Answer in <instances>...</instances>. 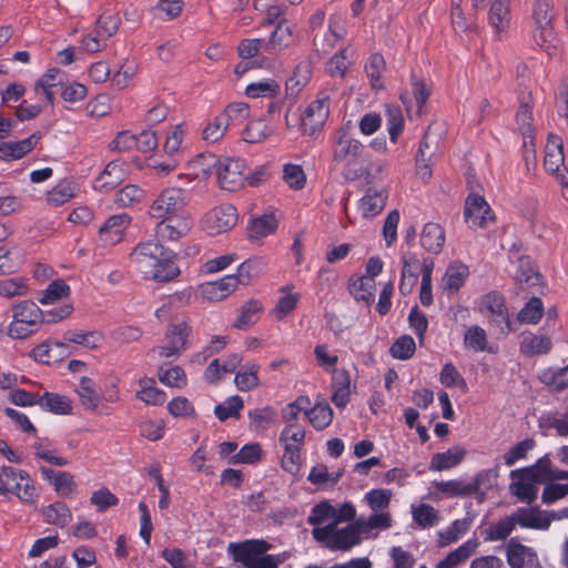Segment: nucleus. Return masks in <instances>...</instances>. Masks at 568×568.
Listing matches in <instances>:
<instances>
[{
    "label": "nucleus",
    "instance_id": "obj_2",
    "mask_svg": "<svg viewBox=\"0 0 568 568\" xmlns=\"http://www.w3.org/2000/svg\"><path fill=\"white\" fill-rule=\"evenodd\" d=\"M312 529L313 538L329 550H347L348 537L351 536L349 524L336 528L335 507L328 501L315 505L307 518Z\"/></svg>",
    "mask_w": 568,
    "mask_h": 568
},
{
    "label": "nucleus",
    "instance_id": "obj_39",
    "mask_svg": "<svg viewBox=\"0 0 568 568\" xmlns=\"http://www.w3.org/2000/svg\"><path fill=\"white\" fill-rule=\"evenodd\" d=\"M277 229V221L272 214L258 216L250 223L247 235L250 240H258L273 233Z\"/></svg>",
    "mask_w": 568,
    "mask_h": 568
},
{
    "label": "nucleus",
    "instance_id": "obj_37",
    "mask_svg": "<svg viewBox=\"0 0 568 568\" xmlns=\"http://www.w3.org/2000/svg\"><path fill=\"white\" fill-rule=\"evenodd\" d=\"M534 40L548 57L559 58L561 51L560 41L556 38L552 28L535 30Z\"/></svg>",
    "mask_w": 568,
    "mask_h": 568
},
{
    "label": "nucleus",
    "instance_id": "obj_26",
    "mask_svg": "<svg viewBox=\"0 0 568 568\" xmlns=\"http://www.w3.org/2000/svg\"><path fill=\"white\" fill-rule=\"evenodd\" d=\"M488 21L495 31H506L510 24V0H493Z\"/></svg>",
    "mask_w": 568,
    "mask_h": 568
},
{
    "label": "nucleus",
    "instance_id": "obj_38",
    "mask_svg": "<svg viewBox=\"0 0 568 568\" xmlns=\"http://www.w3.org/2000/svg\"><path fill=\"white\" fill-rule=\"evenodd\" d=\"M266 268V262L262 257H252L243 262L237 267L236 278H239V284L246 285L253 278L258 277L264 273Z\"/></svg>",
    "mask_w": 568,
    "mask_h": 568
},
{
    "label": "nucleus",
    "instance_id": "obj_21",
    "mask_svg": "<svg viewBox=\"0 0 568 568\" xmlns=\"http://www.w3.org/2000/svg\"><path fill=\"white\" fill-rule=\"evenodd\" d=\"M402 262L403 267L398 288L403 295H408L412 293L414 286L417 283L418 271H422V264L419 263L418 258L413 254L403 255Z\"/></svg>",
    "mask_w": 568,
    "mask_h": 568
},
{
    "label": "nucleus",
    "instance_id": "obj_12",
    "mask_svg": "<svg viewBox=\"0 0 568 568\" xmlns=\"http://www.w3.org/2000/svg\"><path fill=\"white\" fill-rule=\"evenodd\" d=\"M392 523L390 514L383 511H376L367 519L364 517L357 518L349 524L351 536L348 537L347 550L361 544L362 535H367L373 529H388L392 527Z\"/></svg>",
    "mask_w": 568,
    "mask_h": 568
},
{
    "label": "nucleus",
    "instance_id": "obj_25",
    "mask_svg": "<svg viewBox=\"0 0 568 568\" xmlns=\"http://www.w3.org/2000/svg\"><path fill=\"white\" fill-rule=\"evenodd\" d=\"M445 243V231L437 223H426L420 234L422 246L434 254H438Z\"/></svg>",
    "mask_w": 568,
    "mask_h": 568
},
{
    "label": "nucleus",
    "instance_id": "obj_6",
    "mask_svg": "<svg viewBox=\"0 0 568 568\" xmlns=\"http://www.w3.org/2000/svg\"><path fill=\"white\" fill-rule=\"evenodd\" d=\"M0 487H2V495L13 494L26 505H34L38 499L33 480L27 471L21 469L10 466L0 467Z\"/></svg>",
    "mask_w": 568,
    "mask_h": 568
},
{
    "label": "nucleus",
    "instance_id": "obj_14",
    "mask_svg": "<svg viewBox=\"0 0 568 568\" xmlns=\"http://www.w3.org/2000/svg\"><path fill=\"white\" fill-rule=\"evenodd\" d=\"M465 221L471 229L487 227L490 222H494L495 215L486 202V200L478 194L471 193L465 201L464 210Z\"/></svg>",
    "mask_w": 568,
    "mask_h": 568
},
{
    "label": "nucleus",
    "instance_id": "obj_44",
    "mask_svg": "<svg viewBox=\"0 0 568 568\" xmlns=\"http://www.w3.org/2000/svg\"><path fill=\"white\" fill-rule=\"evenodd\" d=\"M516 525L518 524L515 514L501 518L485 530V539L490 541L505 540L513 532Z\"/></svg>",
    "mask_w": 568,
    "mask_h": 568
},
{
    "label": "nucleus",
    "instance_id": "obj_3",
    "mask_svg": "<svg viewBox=\"0 0 568 568\" xmlns=\"http://www.w3.org/2000/svg\"><path fill=\"white\" fill-rule=\"evenodd\" d=\"M272 545L263 539H247L240 542H230L227 552L235 562L244 568H277L291 557V552L267 554Z\"/></svg>",
    "mask_w": 568,
    "mask_h": 568
},
{
    "label": "nucleus",
    "instance_id": "obj_40",
    "mask_svg": "<svg viewBox=\"0 0 568 568\" xmlns=\"http://www.w3.org/2000/svg\"><path fill=\"white\" fill-rule=\"evenodd\" d=\"M478 542L476 540H467L457 549L442 559L436 568H454L455 566L464 564L470 555L475 551Z\"/></svg>",
    "mask_w": 568,
    "mask_h": 568
},
{
    "label": "nucleus",
    "instance_id": "obj_24",
    "mask_svg": "<svg viewBox=\"0 0 568 568\" xmlns=\"http://www.w3.org/2000/svg\"><path fill=\"white\" fill-rule=\"evenodd\" d=\"M387 192L385 190L369 189L361 199L358 209L364 217L379 214L386 205Z\"/></svg>",
    "mask_w": 568,
    "mask_h": 568
},
{
    "label": "nucleus",
    "instance_id": "obj_32",
    "mask_svg": "<svg viewBox=\"0 0 568 568\" xmlns=\"http://www.w3.org/2000/svg\"><path fill=\"white\" fill-rule=\"evenodd\" d=\"M262 303L256 300H250L245 302L241 306L239 311V316L236 321L232 324V327L241 331L247 329L258 321L260 313L262 312Z\"/></svg>",
    "mask_w": 568,
    "mask_h": 568
},
{
    "label": "nucleus",
    "instance_id": "obj_11",
    "mask_svg": "<svg viewBox=\"0 0 568 568\" xmlns=\"http://www.w3.org/2000/svg\"><path fill=\"white\" fill-rule=\"evenodd\" d=\"M237 223V211L232 204H221L210 210L203 217L205 230L212 234H221L232 230Z\"/></svg>",
    "mask_w": 568,
    "mask_h": 568
},
{
    "label": "nucleus",
    "instance_id": "obj_30",
    "mask_svg": "<svg viewBox=\"0 0 568 568\" xmlns=\"http://www.w3.org/2000/svg\"><path fill=\"white\" fill-rule=\"evenodd\" d=\"M227 130L240 126L250 116V105L245 102H232L220 114Z\"/></svg>",
    "mask_w": 568,
    "mask_h": 568
},
{
    "label": "nucleus",
    "instance_id": "obj_47",
    "mask_svg": "<svg viewBox=\"0 0 568 568\" xmlns=\"http://www.w3.org/2000/svg\"><path fill=\"white\" fill-rule=\"evenodd\" d=\"M305 439V430L296 424L287 425L281 433L280 442L283 444L285 450L295 449L300 452Z\"/></svg>",
    "mask_w": 568,
    "mask_h": 568
},
{
    "label": "nucleus",
    "instance_id": "obj_64",
    "mask_svg": "<svg viewBox=\"0 0 568 568\" xmlns=\"http://www.w3.org/2000/svg\"><path fill=\"white\" fill-rule=\"evenodd\" d=\"M310 423L316 429L326 428L333 419V410L327 404L315 405L312 409L307 410Z\"/></svg>",
    "mask_w": 568,
    "mask_h": 568
},
{
    "label": "nucleus",
    "instance_id": "obj_4",
    "mask_svg": "<svg viewBox=\"0 0 568 568\" xmlns=\"http://www.w3.org/2000/svg\"><path fill=\"white\" fill-rule=\"evenodd\" d=\"M367 155L363 143L348 136L345 132H339L333 148V161L343 165V175L347 181L358 180V174L363 173L362 165L366 162Z\"/></svg>",
    "mask_w": 568,
    "mask_h": 568
},
{
    "label": "nucleus",
    "instance_id": "obj_31",
    "mask_svg": "<svg viewBox=\"0 0 568 568\" xmlns=\"http://www.w3.org/2000/svg\"><path fill=\"white\" fill-rule=\"evenodd\" d=\"M430 129L425 134L416 155V174L423 181H427L432 176V156L434 152L429 145Z\"/></svg>",
    "mask_w": 568,
    "mask_h": 568
},
{
    "label": "nucleus",
    "instance_id": "obj_8",
    "mask_svg": "<svg viewBox=\"0 0 568 568\" xmlns=\"http://www.w3.org/2000/svg\"><path fill=\"white\" fill-rule=\"evenodd\" d=\"M187 194L181 187H168L163 190L149 207V215L152 219L181 214L180 212L187 204Z\"/></svg>",
    "mask_w": 568,
    "mask_h": 568
},
{
    "label": "nucleus",
    "instance_id": "obj_54",
    "mask_svg": "<svg viewBox=\"0 0 568 568\" xmlns=\"http://www.w3.org/2000/svg\"><path fill=\"white\" fill-rule=\"evenodd\" d=\"M363 173L358 174L359 179H365L367 183H374L383 180L388 174V165L384 160L369 161L367 156L366 162L362 165Z\"/></svg>",
    "mask_w": 568,
    "mask_h": 568
},
{
    "label": "nucleus",
    "instance_id": "obj_52",
    "mask_svg": "<svg viewBox=\"0 0 568 568\" xmlns=\"http://www.w3.org/2000/svg\"><path fill=\"white\" fill-rule=\"evenodd\" d=\"M433 485L438 491L448 498L469 496L474 494V487H470L468 483L459 479L434 481Z\"/></svg>",
    "mask_w": 568,
    "mask_h": 568
},
{
    "label": "nucleus",
    "instance_id": "obj_62",
    "mask_svg": "<svg viewBox=\"0 0 568 568\" xmlns=\"http://www.w3.org/2000/svg\"><path fill=\"white\" fill-rule=\"evenodd\" d=\"M280 93V85L274 80L254 82L246 87L245 94L250 98H274Z\"/></svg>",
    "mask_w": 568,
    "mask_h": 568
},
{
    "label": "nucleus",
    "instance_id": "obj_61",
    "mask_svg": "<svg viewBox=\"0 0 568 568\" xmlns=\"http://www.w3.org/2000/svg\"><path fill=\"white\" fill-rule=\"evenodd\" d=\"M342 38L337 32L336 26L329 21L327 31L321 33L316 32L313 37V43L317 52H328L335 43Z\"/></svg>",
    "mask_w": 568,
    "mask_h": 568
},
{
    "label": "nucleus",
    "instance_id": "obj_59",
    "mask_svg": "<svg viewBox=\"0 0 568 568\" xmlns=\"http://www.w3.org/2000/svg\"><path fill=\"white\" fill-rule=\"evenodd\" d=\"M434 270V261L432 258H424L422 263V286L419 292L420 303L429 306L433 303L432 295V273Z\"/></svg>",
    "mask_w": 568,
    "mask_h": 568
},
{
    "label": "nucleus",
    "instance_id": "obj_55",
    "mask_svg": "<svg viewBox=\"0 0 568 568\" xmlns=\"http://www.w3.org/2000/svg\"><path fill=\"white\" fill-rule=\"evenodd\" d=\"M145 199V192L134 184H128L115 194V203L121 207H130L141 203Z\"/></svg>",
    "mask_w": 568,
    "mask_h": 568
},
{
    "label": "nucleus",
    "instance_id": "obj_36",
    "mask_svg": "<svg viewBox=\"0 0 568 568\" xmlns=\"http://www.w3.org/2000/svg\"><path fill=\"white\" fill-rule=\"evenodd\" d=\"M464 346L473 352H491L486 331L478 326H469L464 333Z\"/></svg>",
    "mask_w": 568,
    "mask_h": 568
},
{
    "label": "nucleus",
    "instance_id": "obj_1",
    "mask_svg": "<svg viewBox=\"0 0 568 568\" xmlns=\"http://www.w3.org/2000/svg\"><path fill=\"white\" fill-rule=\"evenodd\" d=\"M130 262L144 278L156 282H169L180 274L170 252L159 240L139 243L130 254Z\"/></svg>",
    "mask_w": 568,
    "mask_h": 568
},
{
    "label": "nucleus",
    "instance_id": "obj_51",
    "mask_svg": "<svg viewBox=\"0 0 568 568\" xmlns=\"http://www.w3.org/2000/svg\"><path fill=\"white\" fill-rule=\"evenodd\" d=\"M77 192V186L67 180L60 181L48 192L47 201L50 205L59 206L71 200Z\"/></svg>",
    "mask_w": 568,
    "mask_h": 568
},
{
    "label": "nucleus",
    "instance_id": "obj_10",
    "mask_svg": "<svg viewBox=\"0 0 568 568\" xmlns=\"http://www.w3.org/2000/svg\"><path fill=\"white\" fill-rule=\"evenodd\" d=\"M329 114V95L320 92L317 98L305 109L301 122L304 133L312 135L322 129Z\"/></svg>",
    "mask_w": 568,
    "mask_h": 568
},
{
    "label": "nucleus",
    "instance_id": "obj_18",
    "mask_svg": "<svg viewBox=\"0 0 568 568\" xmlns=\"http://www.w3.org/2000/svg\"><path fill=\"white\" fill-rule=\"evenodd\" d=\"M507 560L511 568H534L539 565L534 549L511 539L507 545Z\"/></svg>",
    "mask_w": 568,
    "mask_h": 568
},
{
    "label": "nucleus",
    "instance_id": "obj_19",
    "mask_svg": "<svg viewBox=\"0 0 568 568\" xmlns=\"http://www.w3.org/2000/svg\"><path fill=\"white\" fill-rule=\"evenodd\" d=\"M514 514L517 524L524 528L548 529L551 524L550 511L539 507L519 508Z\"/></svg>",
    "mask_w": 568,
    "mask_h": 568
},
{
    "label": "nucleus",
    "instance_id": "obj_13",
    "mask_svg": "<svg viewBox=\"0 0 568 568\" xmlns=\"http://www.w3.org/2000/svg\"><path fill=\"white\" fill-rule=\"evenodd\" d=\"M217 183L221 189L234 192L240 190L245 182V162L241 159H225L217 163Z\"/></svg>",
    "mask_w": 568,
    "mask_h": 568
},
{
    "label": "nucleus",
    "instance_id": "obj_22",
    "mask_svg": "<svg viewBox=\"0 0 568 568\" xmlns=\"http://www.w3.org/2000/svg\"><path fill=\"white\" fill-rule=\"evenodd\" d=\"M40 140V135L32 134L18 142H1L0 159L4 161L19 160L29 153Z\"/></svg>",
    "mask_w": 568,
    "mask_h": 568
},
{
    "label": "nucleus",
    "instance_id": "obj_49",
    "mask_svg": "<svg viewBox=\"0 0 568 568\" xmlns=\"http://www.w3.org/2000/svg\"><path fill=\"white\" fill-rule=\"evenodd\" d=\"M551 345L550 338L546 335H528L523 338L520 348L524 354L534 356L547 354Z\"/></svg>",
    "mask_w": 568,
    "mask_h": 568
},
{
    "label": "nucleus",
    "instance_id": "obj_43",
    "mask_svg": "<svg viewBox=\"0 0 568 568\" xmlns=\"http://www.w3.org/2000/svg\"><path fill=\"white\" fill-rule=\"evenodd\" d=\"M471 520L469 518L453 521L449 527L438 532V545L445 547L457 541L469 530Z\"/></svg>",
    "mask_w": 568,
    "mask_h": 568
},
{
    "label": "nucleus",
    "instance_id": "obj_15",
    "mask_svg": "<svg viewBox=\"0 0 568 568\" xmlns=\"http://www.w3.org/2000/svg\"><path fill=\"white\" fill-rule=\"evenodd\" d=\"M217 159L213 154H199L187 164V172L180 179H187L189 183H204L217 166Z\"/></svg>",
    "mask_w": 568,
    "mask_h": 568
},
{
    "label": "nucleus",
    "instance_id": "obj_50",
    "mask_svg": "<svg viewBox=\"0 0 568 568\" xmlns=\"http://www.w3.org/2000/svg\"><path fill=\"white\" fill-rule=\"evenodd\" d=\"M61 72L59 69H50L43 74L34 84V91L43 90L45 101L50 104L53 103L54 92L53 88L61 84Z\"/></svg>",
    "mask_w": 568,
    "mask_h": 568
},
{
    "label": "nucleus",
    "instance_id": "obj_35",
    "mask_svg": "<svg viewBox=\"0 0 568 568\" xmlns=\"http://www.w3.org/2000/svg\"><path fill=\"white\" fill-rule=\"evenodd\" d=\"M513 479L509 485L510 493L520 501L531 504L536 500L538 488L525 475L510 477Z\"/></svg>",
    "mask_w": 568,
    "mask_h": 568
},
{
    "label": "nucleus",
    "instance_id": "obj_45",
    "mask_svg": "<svg viewBox=\"0 0 568 568\" xmlns=\"http://www.w3.org/2000/svg\"><path fill=\"white\" fill-rule=\"evenodd\" d=\"M22 200L12 193L9 184L0 182V215L16 214L22 210Z\"/></svg>",
    "mask_w": 568,
    "mask_h": 568
},
{
    "label": "nucleus",
    "instance_id": "obj_58",
    "mask_svg": "<svg viewBox=\"0 0 568 568\" xmlns=\"http://www.w3.org/2000/svg\"><path fill=\"white\" fill-rule=\"evenodd\" d=\"M64 339L71 343L83 345L84 347L90 349H95L100 347L101 343L103 342V336L95 331H68L64 335Z\"/></svg>",
    "mask_w": 568,
    "mask_h": 568
},
{
    "label": "nucleus",
    "instance_id": "obj_56",
    "mask_svg": "<svg viewBox=\"0 0 568 568\" xmlns=\"http://www.w3.org/2000/svg\"><path fill=\"white\" fill-rule=\"evenodd\" d=\"M374 281L365 276L351 278L349 292L356 301H363L369 304L373 301Z\"/></svg>",
    "mask_w": 568,
    "mask_h": 568
},
{
    "label": "nucleus",
    "instance_id": "obj_7",
    "mask_svg": "<svg viewBox=\"0 0 568 568\" xmlns=\"http://www.w3.org/2000/svg\"><path fill=\"white\" fill-rule=\"evenodd\" d=\"M191 332L189 318L175 320L165 331L164 343L153 347L151 353L161 358H178L187 349Z\"/></svg>",
    "mask_w": 568,
    "mask_h": 568
},
{
    "label": "nucleus",
    "instance_id": "obj_53",
    "mask_svg": "<svg viewBox=\"0 0 568 568\" xmlns=\"http://www.w3.org/2000/svg\"><path fill=\"white\" fill-rule=\"evenodd\" d=\"M412 515L414 521L420 528L433 527L439 521V511L428 504L413 506Z\"/></svg>",
    "mask_w": 568,
    "mask_h": 568
},
{
    "label": "nucleus",
    "instance_id": "obj_60",
    "mask_svg": "<svg viewBox=\"0 0 568 568\" xmlns=\"http://www.w3.org/2000/svg\"><path fill=\"white\" fill-rule=\"evenodd\" d=\"M282 296L280 297L276 306L272 310V314L277 318H284L291 313L297 305L300 295L293 293L288 287H282L280 290Z\"/></svg>",
    "mask_w": 568,
    "mask_h": 568
},
{
    "label": "nucleus",
    "instance_id": "obj_57",
    "mask_svg": "<svg viewBox=\"0 0 568 568\" xmlns=\"http://www.w3.org/2000/svg\"><path fill=\"white\" fill-rule=\"evenodd\" d=\"M70 294V287L64 281L57 280L51 282L45 290L41 292L39 302L43 305L53 304Z\"/></svg>",
    "mask_w": 568,
    "mask_h": 568
},
{
    "label": "nucleus",
    "instance_id": "obj_5",
    "mask_svg": "<svg viewBox=\"0 0 568 568\" xmlns=\"http://www.w3.org/2000/svg\"><path fill=\"white\" fill-rule=\"evenodd\" d=\"M12 321L8 327V334L12 338L24 339L39 331L43 313L32 301H22L12 305Z\"/></svg>",
    "mask_w": 568,
    "mask_h": 568
},
{
    "label": "nucleus",
    "instance_id": "obj_41",
    "mask_svg": "<svg viewBox=\"0 0 568 568\" xmlns=\"http://www.w3.org/2000/svg\"><path fill=\"white\" fill-rule=\"evenodd\" d=\"M39 406L60 415H68L72 410L71 400L67 396L49 392L40 396Z\"/></svg>",
    "mask_w": 568,
    "mask_h": 568
},
{
    "label": "nucleus",
    "instance_id": "obj_28",
    "mask_svg": "<svg viewBox=\"0 0 568 568\" xmlns=\"http://www.w3.org/2000/svg\"><path fill=\"white\" fill-rule=\"evenodd\" d=\"M466 450L462 447H453L444 453L433 455L429 463V469L442 471L457 466L465 457Z\"/></svg>",
    "mask_w": 568,
    "mask_h": 568
},
{
    "label": "nucleus",
    "instance_id": "obj_46",
    "mask_svg": "<svg viewBox=\"0 0 568 568\" xmlns=\"http://www.w3.org/2000/svg\"><path fill=\"white\" fill-rule=\"evenodd\" d=\"M273 130L262 120L248 121L242 131V139L247 143H261L265 141Z\"/></svg>",
    "mask_w": 568,
    "mask_h": 568
},
{
    "label": "nucleus",
    "instance_id": "obj_9",
    "mask_svg": "<svg viewBox=\"0 0 568 568\" xmlns=\"http://www.w3.org/2000/svg\"><path fill=\"white\" fill-rule=\"evenodd\" d=\"M155 225V237L160 242H173L187 235L192 229L191 215L186 212L159 219Z\"/></svg>",
    "mask_w": 568,
    "mask_h": 568
},
{
    "label": "nucleus",
    "instance_id": "obj_27",
    "mask_svg": "<svg viewBox=\"0 0 568 568\" xmlns=\"http://www.w3.org/2000/svg\"><path fill=\"white\" fill-rule=\"evenodd\" d=\"M81 405L90 412H95L101 403L97 383L90 377H81L77 388Z\"/></svg>",
    "mask_w": 568,
    "mask_h": 568
},
{
    "label": "nucleus",
    "instance_id": "obj_29",
    "mask_svg": "<svg viewBox=\"0 0 568 568\" xmlns=\"http://www.w3.org/2000/svg\"><path fill=\"white\" fill-rule=\"evenodd\" d=\"M125 176L123 164L111 161L95 180L94 187L98 190L112 189L124 181Z\"/></svg>",
    "mask_w": 568,
    "mask_h": 568
},
{
    "label": "nucleus",
    "instance_id": "obj_20",
    "mask_svg": "<svg viewBox=\"0 0 568 568\" xmlns=\"http://www.w3.org/2000/svg\"><path fill=\"white\" fill-rule=\"evenodd\" d=\"M239 285L235 275H227L220 281L209 282L201 285V294L204 298L217 302L229 296Z\"/></svg>",
    "mask_w": 568,
    "mask_h": 568
},
{
    "label": "nucleus",
    "instance_id": "obj_16",
    "mask_svg": "<svg viewBox=\"0 0 568 568\" xmlns=\"http://www.w3.org/2000/svg\"><path fill=\"white\" fill-rule=\"evenodd\" d=\"M545 169L560 179L565 174V154L562 141L558 135L549 134L545 151Z\"/></svg>",
    "mask_w": 568,
    "mask_h": 568
},
{
    "label": "nucleus",
    "instance_id": "obj_17",
    "mask_svg": "<svg viewBox=\"0 0 568 568\" xmlns=\"http://www.w3.org/2000/svg\"><path fill=\"white\" fill-rule=\"evenodd\" d=\"M130 223L131 216L126 213L110 216L99 230L103 245H114L121 242Z\"/></svg>",
    "mask_w": 568,
    "mask_h": 568
},
{
    "label": "nucleus",
    "instance_id": "obj_42",
    "mask_svg": "<svg viewBox=\"0 0 568 568\" xmlns=\"http://www.w3.org/2000/svg\"><path fill=\"white\" fill-rule=\"evenodd\" d=\"M386 69V62L382 54L374 53L369 57L365 64V72L373 89L381 90L384 88L382 75Z\"/></svg>",
    "mask_w": 568,
    "mask_h": 568
},
{
    "label": "nucleus",
    "instance_id": "obj_48",
    "mask_svg": "<svg viewBox=\"0 0 568 568\" xmlns=\"http://www.w3.org/2000/svg\"><path fill=\"white\" fill-rule=\"evenodd\" d=\"M468 276V267L465 264H453L446 270L443 278L444 288L457 292Z\"/></svg>",
    "mask_w": 568,
    "mask_h": 568
},
{
    "label": "nucleus",
    "instance_id": "obj_63",
    "mask_svg": "<svg viewBox=\"0 0 568 568\" xmlns=\"http://www.w3.org/2000/svg\"><path fill=\"white\" fill-rule=\"evenodd\" d=\"M552 0H535L532 18L536 30L551 28Z\"/></svg>",
    "mask_w": 568,
    "mask_h": 568
},
{
    "label": "nucleus",
    "instance_id": "obj_23",
    "mask_svg": "<svg viewBox=\"0 0 568 568\" xmlns=\"http://www.w3.org/2000/svg\"><path fill=\"white\" fill-rule=\"evenodd\" d=\"M294 41L293 27L286 20L278 22L268 41L264 43V51L275 53L287 48Z\"/></svg>",
    "mask_w": 568,
    "mask_h": 568
},
{
    "label": "nucleus",
    "instance_id": "obj_33",
    "mask_svg": "<svg viewBox=\"0 0 568 568\" xmlns=\"http://www.w3.org/2000/svg\"><path fill=\"white\" fill-rule=\"evenodd\" d=\"M44 521L58 527H65L72 519L70 508L61 501L45 506L41 510Z\"/></svg>",
    "mask_w": 568,
    "mask_h": 568
},
{
    "label": "nucleus",
    "instance_id": "obj_34",
    "mask_svg": "<svg viewBox=\"0 0 568 568\" xmlns=\"http://www.w3.org/2000/svg\"><path fill=\"white\" fill-rule=\"evenodd\" d=\"M140 389L136 392V398L148 405H162L165 402V393L155 386V381L150 377H142L139 381Z\"/></svg>",
    "mask_w": 568,
    "mask_h": 568
}]
</instances>
